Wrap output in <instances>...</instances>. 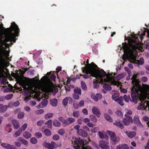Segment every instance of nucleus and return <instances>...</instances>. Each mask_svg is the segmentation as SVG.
<instances>
[{
    "mask_svg": "<svg viewBox=\"0 0 149 149\" xmlns=\"http://www.w3.org/2000/svg\"><path fill=\"white\" fill-rule=\"evenodd\" d=\"M5 30L6 33L5 34L4 45L6 48H8L9 47L10 44L6 42L10 41L15 42L16 37L19 36L20 31L18 25L15 22H13L10 27L6 29Z\"/></svg>",
    "mask_w": 149,
    "mask_h": 149,
    "instance_id": "obj_1",
    "label": "nucleus"
},
{
    "mask_svg": "<svg viewBox=\"0 0 149 149\" xmlns=\"http://www.w3.org/2000/svg\"><path fill=\"white\" fill-rule=\"evenodd\" d=\"M137 77V75L134 74L131 79L132 80V84H133L131 90L132 100H131L135 103H137L138 100H140V94L138 93L140 88L139 82Z\"/></svg>",
    "mask_w": 149,
    "mask_h": 149,
    "instance_id": "obj_2",
    "label": "nucleus"
},
{
    "mask_svg": "<svg viewBox=\"0 0 149 149\" xmlns=\"http://www.w3.org/2000/svg\"><path fill=\"white\" fill-rule=\"evenodd\" d=\"M92 66H90V72L92 73L93 77H95L96 78L97 77H100V79H103L102 77H106V79H109V75H108L106 74V72L104 70L101 69L100 71L99 70V68L93 62H92Z\"/></svg>",
    "mask_w": 149,
    "mask_h": 149,
    "instance_id": "obj_3",
    "label": "nucleus"
},
{
    "mask_svg": "<svg viewBox=\"0 0 149 149\" xmlns=\"http://www.w3.org/2000/svg\"><path fill=\"white\" fill-rule=\"evenodd\" d=\"M90 66H92V63L91 64H89L87 65H86V67L81 68L82 72L84 73H85L84 75L80 74L81 76H83V78L86 79L90 78L91 76L93 77L92 73L90 72V69L89 67Z\"/></svg>",
    "mask_w": 149,
    "mask_h": 149,
    "instance_id": "obj_4",
    "label": "nucleus"
},
{
    "mask_svg": "<svg viewBox=\"0 0 149 149\" xmlns=\"http://www.w3.org/2000/svg\"><path fill=\"white\" fill-rule=\"evenodd\" d=\"M131 54L130 56V59L132 60L133 62L135 64L139 65H142L144 63V60L143 58H140V59L137 60L136 59V56L134 54V52L131 50Z\"/></svg>",
    "mask_w": 149,
    "mask_h": 149,
    "instance_id": "obj_5",
    "label": "nucleus"
},
{
    "mask_svg": "<svg viewBox=\"0 0 149 149\" xmlns=\"http://www.w3.org/2000/svg\"><path fill=\"white\" fill-rule=\"evenodd\" d=\"M72 140H74V142L75 143L73 146L77 149L78 148L77 147L78 145L83 146L84 145H86L87 143H88V142L86 140H82L80 139V138H75L74 139L73 138Z\"/></svg>",
    "mask_w": 149,
    "mask_h": 149,
    "instance_id": "obj_6",
    "label": "nucleus"
},
{
    "mask_svg": "<svg viewBox=\"0 0 149 149\" xmlns=\"http://www.w3.org/2000/svg\"><path fill=\"white\" fill-rule=\"evenodd\" d=\"M108 81L107 79L104 78V79H94L93 80V85L94 88L97 89L100 87V84L101 83L102 84H103L105 83Z\"/></svg>",
    "mask_w": 149,
    "mask_h": 149,
    "instance_id": "obj_7",
    "label": "nucleus"
},
{
    "mask_svg": "<svg viewBox=\"0 0 149 149\" xmlns=\"http://www.w3.org/2000/svg\"><path fill=\"white\" fill-rule=\"evenodd\" d=\"M133 38L134 40H132V43L130 45V47L133 50H135L138 48L139 45V43L138 42L139 39L136 36H134Z\"/></svg>",
    "mask_w": 149,
    "mask_h": 149,
    "instance_id": "obj_8",
    "label": "nucleus"
},
{
    "mask_svg": "<svg viewBox=\"0 0 149 149\" xmlns=\"http://www.w3.org/2000/svg\"><path fill=\"white\" fill-rule=\"evenodd\" d=\"M43 145L49 149H54L57 147V145L54 141H52L51 143L45 142L43 144Z\"/></svg>",
    "mask_w": 149,
    "mask_h": 149,
    "instance_id": "obj_9",
    "label": "nucleus"
},
{
    "mask_svg": "<svg viewBox=\"0 0 149 149\" xmlns=\"http://www.w3.org/2000/svg\"><path fill=\"white\" fill-rule=\"evenodd\" d=\"M99 143V146L102 149H108L109 147V143L106 141L101 140Z\"/></svg>",
    "mask_w": 149,
    "mask_h": 149,
    "instance_id": "obj_10",
    "label": "nucleus"
},
{
    "mask_svg": "<svg viewBox=\"0 0 149 149\" xmlns=\"http://www.w3.org/2000/svg\"><path fill=\"white\" fill-rule=\"evenodd\" d=\"M109 134L110 136L111 141L113 144H115L118 141L117 140V137L116 134L113 132L109 131Z\"/></svg>",
    "mask_w": 149,
    "mask_h": 149,
    "instance_id": "obj_11",
    "label": "nucleus"
},
{
    "mask_svg": "<svg viewBox=\"0 0 149 149\" xmlns=\"http://www.w3.org/2000/svg\"><path fill=\"white\" fill-rule=\"evenodd\" d=\"M91 98L96 102H97L99 100H100L102 98V95L99 93H97L96 95L93 93H91Z\"/></svg>",
    "mask_w": 149,
    "mask_h": 149,
    "instance_id": "obj_12",
    "label": "nucleus"
},
{
    "mask_svg": "<svg viewBox=\"0 0 149 149\" xmlns=\"http://www.w3.org/2000/svg\"><path fill=\"white\" fill-rule=\"evenodd\" d=\"M75 121V119L72 118H69L66 119H65L63 121V125L65 127L69 125Z\"/></svg>",
    "mask_w": 149,
    "mask_h": 149,
    "instance_id": "obj_13",
    "label": "nucleus"
},
{
    "mask_svg": "<svg viewBox=\"0 0 149 149\" xmlns=\"http://www.w3.org/2000/svg\"><path fill=\"white\" fill-rule=\"evenodd\" d=\"M1 146L6 149H18L15 146L10 145L7 143H2Z\"/></svg>",
    "mask_w": 149,
    "mask_h": 149,
    "instance_id": "obj_14",
    "label": "nucleus"
},
{
    "mask_svg": "<svg viewBox=\"0 0 149 149\" xmlns=\"http://www.w3.org/2000/svg\"><path fill=\"white\" fill-rule=\"evenodd\" d=\"M77 133L79 136L84 137H86L87 136V134L86 132L82 129H79L77 130Z\"/></svg>",
    "mask_w": 149,
    "mask_h": 149,
    "instance_id": "obj_15",
    "label": "nucleus"
},
{
    "mask_svg": "<svg viewBox=\"0 0 149 149\" xmlns=\"http://www.w3.org/2000/svg\"><path fill=\"white\" fill-rule=\"evenodd\" d=\"M128 136L130 138H132L134 137L136 135V132L135 131L125 132Z\"/></svg>",
    "mask_w": 149,
    "mask_h": 149,
    "instance_id": "obj_16",
    "label": "nucleus"
},
{
    "mask_svg": "<svg viewBox=\"0 0 149 149\" xmlns=\"http://www.w3.org/2000/svg\"><path fill=\"white\" fill-rule=\"evenodd\" d=\"M113 124L114 125L120 128L121 129H123L124 127V125L121 123V122L120 120H118L115 122H114Z\"/></svg>",
    "mask_w": 149,
    "mask_h": 149,
    "instance_id": "obj_17",
    "label": "nucleus"
},
{
    "mask_svg": "<svg viewBox=\"0 0 149 149\" xmlns=\"http://www.w3.org/2000/svg\"><path fill=\"white\" fill-rule=\"evenodd\" d=\"M92 112L94 114L99 117L100 114V111L95 107H94L92 109Z\"/></svg>",
    "mask_w": 149,
    "mask_h": 149,
    "instance_id": "obj_18",
    "label": "nucleus"
},
{
    "mask_svg": "<svg viewBox=\"0 0 149 149\" xmlns=\"http://www.w3.org/2000/svg\"><path fill=\"white\" fill-rule=\"evenodd\" d=\"M134 122L135 124L138 125H141L143 126V125L141 124V122L140 121L139 118L138 116H135L134 118Z\"/></svg>",
    "mask_w": 149,
    "mask_h": 149,
    "instance_id": "obj_19",
    "label": "nucleus"
},
{
    "mask_svg": "<svg viewBox=\"0 0 149 149\" xmlns=\"http://www.w3.org/2000/svg\"><path fill=\"white\" fill-rule=\"evenodd\" d=\"M68 100H69L72 102V98L70 97L65 98L63 99L62 102L64 106L66 105Z\"/></svg>",
    "mask_w": 149,
    "mask_h": 149,
    "instance_id": "obj_20",
    "label": "nucleus"
},
{
    "mask_svg": "<svg viewBox=\"0 0 149 149\" xmlns=\"http://www.w3.org/2000/svg\"><path fill=\"white\" fill-rule=\"evenodd\" d=\"M107 79L108 80V81L105 82V83L103 84L104 85L103 86V87L106 90L110 91L111 89V87L110 85L107 84V83L109 81V79Z\"/></svg>",
    "mask_w": 149,
    "mask_h": 149,
    "instance_id": "obj_21",
    "label": "nucleus"
},
{
    "mask_svg": "<svg viewBox=\"0 0 149 149\" xmlns=\"http://www.w3.org/2000/svg\"><path fill=\"white\" fill-rule=\"evenodd\" d=\"M12 122L13 124L15 129H17L19 127V122L15 120H13L12 121Z\"/></svg>",
    "mask_w": 149,
    "mask_h": 149,
    "instance_id": "obj_22",
    "label": "nucleus"
},
{
    "mask_svg": "<svg viewBox=\"0 0 149 149\" xmlns=\"http://www.w3.org/2000/svg\"><path fill=\"white\" fill-rule=\"evenodd\" d=\"M129 147L126 144L119 145L117 146L116 149H128Z\"/></svg>",
    "mask_w": 149,
    "mask_h": 149,
    "instance_id": "obj_23",
    "label": "nucleus"
},
{
    "mask_svg": "<svg viewBox=\"0 0 149 149\" xmlns=\"http://www.w3.org/2000/svg\"><path fill=\"white\" fill-rule=\"evenodd\" d=\"M50 103L52 106L56 107L57 105L58 100L55 98L52 99L50 101Z\"/></svg>",
    "mask_w": 149,
    "mask_h": 149,
    "instance_id": "obj_24",
    "label": "nucleus"
},
{
    "mask_svg": "<svg viewBox=\"0 0 149 149\" xmlns=\"http://www.w3.org/2000/svg\"><path fill=\"white\" fill-rule=\"evenodd\" d=\"M122 45L123 47L124 51L128 52L130 50V48L126 43H122Z\"/></svg>",
    "mask_w": 149,
    "mask_h": 149,
    "instance_id": "obj_25",
    "label": "nucleus"
},
{
    "mask_svg": "<svg viewBox=\"0 0 149 149\" xmlns=\"http://www.w3.org/2000/svg\"><path fill=\"white\" fill-rule=\"evenodd\" d=\"M116 101L121 106H123L124 104L123 103V96H120L119 98L116 99Z\"/></svg>",
    "mask_w": 149,
    "mask_h": 149,
    "instance_id": "obj_26",
    "label": "nucleus"
},
{
    "mask_svg": "<svg viewBox=\"0 0 149 149\" xmlns=\"http://www.w3.org/2000/svg\"><path fill=\"white\" fill-rule=\"evenodd\" d=\"M104 117L108 121L112 122L113 121L111 117L107 113H105L104 114Z\"/></svg>",
    "mask_w": 149,
    "mask_h": 149,
    "instance_id": "obj_27",
    "label": "nucleus"
},
{
    "mask_svg": "<svg viewBox=\"0 0 149 149\" xmlns=\"http://www.w3.org/2000/svg\"><path fill=\"white\" fill-rule=\"evenodd\" d=\"M23 136L26 139H28L31 136V135L30 133L28 132H25L23 134Z\"/></svg>",
    "mask_w": 149,
    "mask_h": 149,
    "instance_id": "obj_28",
    "label": "nucleus"
},
{
    "mask_svg": "<svg viewBox=\"0 0 149 149\" xmlns=\"http://www.w3.org/2000/svg\"><path fill=\"white\" fill-rule=\"evenodd\" d=\"M81 86L82 89L85 91L87 90L86 85L85 82L84 81H81Z\"/></svg>",
    "mask_w": 149,
    "mask_h": 149,
    "instance_id": "obj_29",
    "label": "nucleus"
},
{
    "mask_svg": "<svg viewBox=\"0 0 149 149\" xmlns=\"http://www.w3.org/2000/svg\"><path fill=\"white\" fill-rule=\"evenodd\" d=\"M4 67V63L2 61H0V75L1 74L2 71L3 70Z\"/></svg>",
    "mask_w": 149,
    "mask_h": 149,
    "instance_id": "obj_30",
    "label": "nucleus"
},
{
    "mask_svg": "<svg viewBox=\"0 0 149 149\" xmlns=\"http://www.w3.org/2000/svg\"><path fill=\"white\" fill-rule=\"evenodd\" d=\"M22 132L19 129L17 131L15 132L13 135V136L15 138H17L18 136H19L21 134Z\"/></svg>",
    "mask_w": 149,
    "mask_h": 149,
    "instance_id": "obj_31",
    "label": "nucleus"
},
{
    "mask_svg": "<svg viewBox=\"0 0 149 149\" xmlns=\"http://www.w3.org/2000/svg\"><path fill=\"white\" fill-rule=\"evenodd\" d=\"M74 93L78 94L79 95H81V90L80 88H76L74 91Z\"/></svg>",
    "mask_w": 149,
    "mask_h": 149,
    "instance_id": "obj_32",
    "label": "nucleus"
},
{
    "mask_svg": "<svg viewBox=\"0 0 149 149\" xmlns=\"http://www.w3.org/2000/svg\"><path fill=\"white\" fill-rule=\"evenodd\" d=\"M125 118H126L127 119V120L129 121L131 123H133V120L132 118L129 115L126 114H125Z\"/></svg>",
    "mask_w": 149,
    "mask_h": 149,
    "instance_id": "obj_33",
    "label": "nucleus"
},
{
    "mask_svg": "<svg viewBox=\"0 0 149 149\" xmlns=\"http://www.w3.org/2000/svg\"><path fill=\"white\" fill-rule=\"evenodd\" d=\"M53 125L55 126L56 127H59L61 125V123L59 121L57 120H54Z\"/></svg>",
    "mask_w": 149,
    "mask_h": 149,
    "instance_id": "obj_34",
    "label": "nucleus"
},
{
    "mask_svg": "<svg viewBox=\"0 0 149 149\" xmlns=\"http://www.w3.org/2000/svg\"><path fill=\"white\" fill-rule=\"evenodd\" d=\"M145 103L143 102L142 103L137 107V109L139 110L145 109Z\"/></svg>",
    "mask_w": 149,
    "mask_h": 149,
    "instance_id": "obj_35",
    "label": "nucleus"
},
{
    "mask_svg": "<svg viewBox=\"0 0 149 149\" xmlns=\"http://www.w3.org/2000/svg\"><path fill=\"white\" fill-rule=\"evenodd\" d=\"M45 124L47 125L48 128H50L52 126V120L51 119H49L47 121L45 122Z\"/></svg>",
    "mask_w": 149,
    "mask_h": 149,
    "instance_id": "obj_36",
    "label": "nucleus"
},
{
    "mask_svg": "<svg viewBox=\"0 0 149 149\" xmlns=\"http://www.w3.org/2000/svg\"><path fill=\"white\" fill-rule=\"evenodd\" d=\"M90 118L91 121L94 122H96L97 121V119L96 117L93 115H91L90 116Z\"/></svg>",
    "mask_w": 149,
    "mask_h": 149,
    "instance_id": "obj_37",
    "label": "nucleus"
},
{
    "mask_svg": "<svg viewBox=\"0 0 149 149\" xmlns=\"http://www.w3.org/2000/svg\"><path fill=\"white\" fill-rule=\"evenodd\" d=\"M45 134L47 136H49L51 134V132L48 129H46L44 131Z\"/></svg>",
    "mask_w": 149,
    "mask_h": 149,
    "instance_id": "obj_38",
    "label": "nucleus"
},
{
    "mask_svg": "<svg viewBox=\"0 0 149 149\" xmlns=\"http://www.w3.org/2000/svg\"><path fill=\"white\" fill-rule=\"evenodd\" d=\"M54 114L52 113H48L45 116V118L46 119H48L51 118L53 116Z\"/></svg>",
    "mask_w": 149,
    "mask_h": 149,
    "instance_id": "obj_39",
    "label": "nucleus"
},
{
    "mask_svg": "<svg viewBox=\"0 0 149 149\" xmlns=\"http://www.w3.org/2000/svg\"><path fill=\"white\" fill-rule=\"evenodd\" d=\"M123 123L125 125L128 126L130 125V122L129 121L127 118H125V117H124L123 119Z\"/></svg>",
    "mask_w": 149,
    "mask_h": 149,
    "instance_id": "obj_40",
    "label": "nucleus"
},
{
    "mask_svg": "<svg viewBox=\"0 0 149 149\" xmlns=\"http://www.w3.org/2000/svg\"><path fill=\"white\" fill-rule=\"evenodd\" d=\"M7 109V105L3 106L2 105V107H1V109H0V112H5Z\"/></svg>",
    "mask_w": 149,
    "mask_h": 149,
    "instance_id": "obj_41",
    "label": "nucleus"
},
{
    "mask_svg": "<svg viewBox=\"0 0 149 149\" xmlns=\"http://www.w3.org/2000/svg\"><path fill=\"white\" fill-rule=\"evenodd\" d=\"M72 115L74 117L78 118L79 116V111H74L72 113Z\"/></svg>",
    "mask_w": 149,
    "mask_h": 149,
    "instance_id": "obj_42",
    "label": "nucleus"
},
{
    "mask_svg": "<svg viewBox=\"0 0 149 149\" xmlns=\"http://www.w3.org/2000/svg\"><path fill=\"white\" fill-rule=\"evenodd\" d=\"M27 126V124L26 123H25L22 125L21 128L19 129L22 131V132L23 131H24L26 129Z\"/></svg>",
    "mask_w": 149,
    "mask_h": 149,
    "instance_id": "obj_43",
    "label": "nucleus"
},
{
    "mask_svg": "<svg viewBox=\"0 0 149 149\" xmlns=\"http://www.w3.org/2000/svg\"><path fill=\"white\" fill-rule=\"evenodd\" d=\"M44 110L43 109H40L38 110H37L35 111V113L37 115H39L42 114L44 112Z\"/></svg>",
    "mask_w": 149,
    "mask_h": 149,
    "instance_id": "obj_44",
    "label": "nucleus"
},
{
    "mask_svg": "<svg viewBox=\"0 0 149 149\" xmlns=\"http://www.w3.org/2000/svg\"><path fill=\"white\" fill-rule=\"evenodd\" d=\"M30 141L32 143L35 144L37 143V140L35 137H32L30 139Z\"/></svg>",
    "mask_w": 149,
    "mask_h": 149,
    "instance_id": "obj_45",
    "label": "nucleus"
},
{
    "mask_svg": "<svg viewBox=\"0 0 149 149\" xmlns=\"http://www.w3.org/2000/svg\"><path fill=\"white\" fill-rule=\"evenodd\" d=\"M24 113L23 112H19L18 114V117L19 119H22L24 116Z\"/></svg>",
    "mask_w": 149,
    "mask_h": 149,
    "instance_id": "obj_46",
    "label": "nucleus"
},
{
    "mask_svg": "<svg viewBox=\"0 0 149 149\" xmlns=\"http://www.w3.org/2000/svg\"><path fill=\"white\" fill-rule=\"evenodd\" d=\"M119 93H116V94L114 93L112 95V99L116 101V100L117 99L118 97L119 96Z\"/></svg>",
    "mask_w": 149,
    "mask_h": 149,
    "instance_id": "obj_47",
    "label": "nucleus"
},
{
    "mask_svg": "<svg viewBox=\"0 0 149 149\" xmlns=\"http://www.w3.org/2000/svg\"><path fill=\"white\" fill-rule=\"evenodd\" d=\"M124 99L126 102H128L129 101L130 97L129 96L125 95L123 97V99Z\"/></svg>",
    "mask_w": 149,
    "mask_h": 149,
    "instance_id": "obj_48",
    "label": "nucleus"
},
{
    "mask_svg": "<svg viewBox=\"0 0 149 149\" xmlns=\"http://www.w3.org/2000/svg\"><path fill=\"white\" fill-rule=\"evenodd\" d=\"M79 95L74 93L73 94V98L75 99L78 100L79 98Z\"/></svg>",
    "mask_w": 149,
    "mask_h": 149,
    "instance_id": "obj_49",
    "label": "nucleus"
},
{
    "mask_svg": "<svg viewBox=\"0 0 149 149\" xmlns=\"http://www.w3.org/2000/svg\"><path fill=\"white\" fill-rule=\"evenodd\" d=\"M34 135L38 138H39L42 137V134L40 132H36Z\"/></svg>",
    "mask_w": 149,
    "mask_h": 149,
    "instance_id": "obj_50",
    "label": "nucleus"
},
{
    "mask_svg": "<svg viewBox=\"0 0 149 149\" xmlns=\"http://www.w3.org/2000/svg\"><path fill=\"white\" fill-rule=\"evenodd\" d=\"M58 133L59 134L61 135H63L65 133V131L64 130H63L62 129H61L58 131Z\"/></svg>",
    "mask_w": 149,
    "mask_h": 149,
    "instance_id": "obj_51",
    "label": "nucleus"
},
{
    "mask_svg": "<svg viewBox=\"0 0 149 149\" xmlns=\"http://www.w3.org/2000/svg\"><path fill=\"white\" fill-rule=\"evenodd\" d=\"M44 122L43 120H40L37 122V125L38 126H40L43 124Z\"/></svg>",
    "mask_w": 149,
    "mask_h": 149,
    "instance_id": "obj_52",
    "label": "nucleus"
},
{
    "mask_svg": "<svg viewBox=\"0 0 149 149\" xmlns=\"http://www.w3.org/2000/svg\"><path fill=\"white\" fill-rule=\"evenodd\" d=\"M116 115L119 117H121L122 116V113L121 111L119 110L117 111L116 112Z\"/></svg>",
    "mask_w": 149,
    "mask_h": 149,
    "instance_id": "obj_53",
    "label": "nucleus"
},
{
    "mask_svg": "<svg viewBox=\"0 0 149 149\" xmlns=\"http://www.w3.org/2000/svg\"><path fill=\"white\" fill-rule=\"evenodd\" d=\"M99 130L98 127H95L93 128L91 130V132H92L96 133Z\"/></svg>",
    "mask_w": 149,
    "mask_h": 149,
    "instance_id": "obj_54",
    "label": "nucleus"
},
{
    "mask_svg": "<svg viewBox=\"0 0 149 149\" xmlns=\"http://www.w3.org/2000/svg\"><path fill=\"white\" fill-rule=\"evenodd\" d=\"M56 78V76L55 75L53 74L50 77V79L52 81H55Z\"/></svg>",
    "mask_w": 149,
    "mask_h": 149,
    "instance_id": "obj_55",
    "label": "nucleus"
},
{
    "mask_svg": "<svg viewBox=\"0 0 149 149\" xmlns=\"http://www.w3.org/2000/svg\"><path fill=\"white\" fill-rule=\"evenodd\" d=\"M13 95H6L5 97V99L6 100H9L12 98Z\"/></svg>",
    "mask_w": 149,
    "mask_h": 149,
    "instance_id": "obj_56",
    "label": "nucleus"
},
{
    "mask_svg": "<svg viewBox=\"0 0 149 149\" xmlns=\"http://www.w3.org/2000/svg\"><path fill=\"white\" fill-rule=\"evenodd\" d=\"M98 135H99L101 139H103L104 138V134L101 132L100 131H99L98 132Z\"/></svg>",
    "mask_w": 149,
    "mask_h": 149,
    "instance_id": "obj_57",
    "label": "nucleus"
},
{
    "mask_svg": "<svg viewBox=\"0 0 149 149\" xmlns=\"http://www.w3.org/2000/svg\"><path fill=\"white\" fill-rule=\"evenodd\" d=\"M79 107H82L84 106V101L83 100L80 101L78 103Z\"/></svg>",
    "mask_w": 149,
    "mask_h": 149,
    "instance_id": "obj_58",
    "label": "nucleus"
},
{
    "mask_svg": "<svg viewBox=\"0 0 149 149\" xmlns=\"http://www.w3.org/2000/svg\"><path fill=\"white\" fill-rule=\"evenodd\" d=\"M141 80L143 82H145L146 81L148 80L147 77L145 76L141 78Z\"/></svg>",
    "mask_w": 149,
    "mask_h": 149,
    "instance_id": "obj_59",
    "label": "nucleus"
},
{
    "mask_svg": "<svg viewBox=\"0 0 149 149\" xmlns=\"http://www.w3.org/2000/svg\"><path fill=\"white\" fill-rule=\"evenodd\" d=\"M73 106L75 109H77L79 107H80L78 103H75L73 104Z\"/></svg>",
    "mask_w": 149,
    "mask_h": 149,
    "instance_id": "obj_60",
    "label": "nucleus"
},
{
    "mask_svg": "<svg viewBox=\"0 0 149 149\" xmlns=\"http://www.w3.org/2000/svg\"><path fill=\"white\" fill-rule=\"evenodd\" d=\"M31 98V96H27L25 97L24 100L27 102L30 100Z\"/></svg>",
    "mask_w": 149,
    "mask_h": 149,
    "instance_id": "obj_61",
    "label": "nucleus"
},
{
    "mask_svg": "<svg viewBox=\"0 0 149 149\" xmlns=\"http://www.w3.org/2000/svg\"><path fill=\"white\" fill-rule=\"evenodd\" d=\"M86 145H84L83 146H82V149H91V148L90 146H85Z\"/></svg>",
    "mask_w": 149,
    "mask_h": 149,
    "instance_id": "obj_62",
    "label": "nucleus"
},
{
    "mask_svg": "<svg viewBox=\"0 0 149 149\" xmlns=\"http://www.w3.org/2000/svg\"><path fill=\"white\" fill-rule=\"evenodd\" d=\"M59 136L57 134L54 135L53 137V139L55 140H57L59 139Z\"/></svg>",
    "mask_w": 149,
    "mask_h": 149,
    "instance_id": "obj_63",
    "label": "nucleus"
},
{
    "mask_svg": "<svg viewBox=\"0 0 149 149\" xmlns=\"http://www.w3.org/2000/svg\"><path fill=\"white\" fill-rule=\"evenodd\" d=\"M144 88L145 90L149 93V85H145Z\"/></svg>",
    "mask_w": 149,
    "mask_h": 149,
    "instance_id": "obj_64",
    "label": "nucleus"
}]
</instances>
